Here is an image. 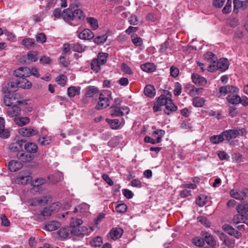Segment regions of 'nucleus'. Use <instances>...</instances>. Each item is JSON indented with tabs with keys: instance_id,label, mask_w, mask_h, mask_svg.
Instances as JSON below:
<instances>
[{
	"instance_id": "58",
	"label": "nucleus",
	"mask_w": 248,
	"mask_h": 248,
	"mask_svg": "<svg viewBox=\"0 0 248 248\" xmlns=\"http://www.w3.org/2000/svg\"><path fill=\"white\" fill-rule=\"evenodd\" d=\"M231 7H232V1L230 0H228L225 6L222 9V12L225 14H229L231 11Z\"/></svg>"
},
{
	"instance_id": "12",
	"label": "nucleus",
	"mask_w": 248,
	"mask_h": 248,
	"mask_svg": "<svg viewBox=\"0 0 248 248\" xmlns=\"http://www.w3.org/2000/svg\"><path fill=\"white\" fill-rule=\"evenodd\" d=\"M14 75L20 78H26L31 76V69L27 67H21L14 71Z\"/></svg>"
},
{
	"instance_id": "6",
	"label": "nucleus",
	"mask_w": 248,
	"mask_h": 248,
	"mask_svg": "<svg viewBox=\"0 0 248 248\" xmlns=\"http://www.w3.org/2000/svg\"><path fill=\"white\" fill-rule=\"evenodd\" d=\"M165 133V131L161 129H158L156 131H154L153 132L152 136L156 139L155 140L149 136H146L144 138V141L147 143H151L152 144L159 143L161 142L162 137Z\"/></svg>"
},
{
	"instance_id": "28",
	"label": "nucleus",
	"mask_w": 248,
	"mask_h": 248,
	"mask_svg": "<svg viewBox=\"0 0 248 248\" xmlns=\"http://www.w3.org/2000/svg\"><path fill=\"white\" fill-rule=\"evenodd\" d=\"M98 92V88L93 86H90L86 88L85 96L87 97H92Z\"/></svg>"
},
{
	"instance_id": "24",
	"label": "nucleus",
	"mask_w": 248,
	"mask_h": 248,
	"mask_svg": "<svg viewBox=\"0 0 248 248\" xmlns=\"http://www.w3.org/2000/svg\"><path fill=\"white\" fill-rule=\"evenodd\" d=\"M204 241H205L210 247H215L216 245V241L214 237L209 233L205 232L202 235Z\"/></svg>"
},
{
	"instance_id": "46",
	"label": "nucleus",
	"mask_w": 248,
	"mask_h": 248,
	"mask_svg": "<svg viewBox=\"0 0 248 248\" xmlns=\"http://www.w3.org/2000/svg\"><path fill=\"white\" fill-rule=\"evenodd\" d=\"M132 43L136 46H140L142 44V39L139 37L137 34H134L131 36Z\"/></svg>"
},
{
	"instance_id": "39",
	"label": "nucleus",
	"mask_w": 248,
	"mask_h": 248,
	"mask_svg": "<svg viewBox=\"0 0 248 248\" xmlns=\"http://www.w3.org/2000/svg\"><path fill=\"white\" fill-rule=\"evenodd\" d=\"M86 20L93 30H96L98 28V21L96 18L90 17H87Z\"/></svg>"
},
{
	"instance_id": "30",
	"label": "nucleus",
	"mask_w": 248,
	"mask_h": 248,
	"mask_svg": "<svg viewBox=\"0 0 248 248\" xmlns=\"http://www.w3.org/2000/svg\"><path fill=\"white\" fill-rule=\"evenodd\" d=\"M144 93L146 96L152 98L155 94V90L153 85H148L144 88Z\"/></svg>"
},
{
	"instance_id": "27",
	"label": "nucleus",
	"mask_w": 248,
	"mask_h": 248,
	"mask_svg": "<svg viewBox=\"0 0 248 248\" xmlns=\"http://www.w3.org/2000/svg\"><path fill=\"white\" fill-rule=\"evenodd\" d=\"M13 121L15 124L20 126H22L30 123V119L28 117H16L14 118Z\"/></svg>"
},
{
	"instance_id": "5",
	"label": "nucleus",
	"mask_w": 248,
	"mask_h": 248,
	"mask_svg": "<svg viewBox=\"0 0 248 248\" xmlns=\"http://www.w3.org/2000/svg\"><path fill=\"white\" fill-rule=\"evenodd\" d=\"M16 104L14 105L11 108H7V113L9 117L12 118L13 120L14 118L18 117L20 115L21 109L24 108V106L27 104L25 103L24 101H17Z\"/></svg>"
},
{
	"instance_id": "40",
	"label": "nucleus",
	"mask_w": 248,
	"mask_h": 248,
	"mask_svg": "<svg viewBox=\"0 0 248 248\" xmlns=\"http://www.w3.org/2000/svg\"><path fill=\"white\" fill-rule=\"evenodd\" d=\"M224 140L222 134L219 135H214L210 138V141L214 144H218Z\"/></svg>"
},
{
	"instance_id": "37",
	"label": "nucleus",
	"mask_w": 248,
	"mask_h": 248,
	"mask_svg": "<svg viewBox=\"0 0 248 248\" xmlns=\"http://www.w3.org/2000/svg\"><path fill=\"white\" fill-rule=\"evenodd\" d=\"M231 195L232 197L238 200H243L246 196V193L241 191L232 190Z\"/></svg>"
},
{
	"instance_id": "33",
	"label": "nucleus",
	"mask_w": 248,
	"mask_h": 248,
	"mask_svg": "<svg viewBox=\"0 0 248 248\" xmlns=\"http://www.w3.org/2000/svg\"><path fill=\"white\" fill-rule=\"evenodd\" d=\"M140 68L143 71L148 73L153 72L155 70L154 64L150 62L141 64Z\"/></svg>"
},
{
	"instance_id": "29",
	"label": "nucleus",
	"mask_w": 248,
	"mask_h": 248,
	"mask_svg": "<svg viewBox=\"0 0 248 248\" xmlns=\"http://www.w3.org/2000/svg\"><path fill=\"white\" fill-rule=\"evenodd\" d=\"M4 119L0 117V137L3 138H7L10 136L9 132L4 129Z\"/></svg>"
},
{
	"instance_id": "8",
	"label": "nucleus",
	"mask_w": 248,
	"mask_h": 248,
	"mask_svg": "<svg viewBox=\"0 0 248 248\" xmlns=\"http://www.w3.org/2000/svg\"><path fill=\"white\" fill-rule=\"evenodd\" d=\"M25 142V140H18L10 144L9 149L11 152L16 153V154L21 152L23 150V145Z\"/></svg>"
},
{
	"instance_id": "23",
	"label": "nucleus",
	"mask_w": 248,
	"mask_h": 248,
	"mask_svg": "<svg viewBox=\"0 0 248 248\" xmlns=\"http://www.w3.org/2000/svg\"><path fill=\"white\" fill-rule=\"evenodd\" d=\"M22 164L16 160H11L9 163L8 167L11 171L15 172L22 168Z\"/></svg>"
},
{
	"instance_id": "15",
	"label": "nucleus",
	"mask_w": 248,
	"mask_h": 248,
	"mask_svg": "<svg viewBox=\"0 0 248 248\" xmlns=\"http://www.w3.org/2000/svg\"><path fill=\"white\" fill-rule=\"evenodd\" d=\"M18 159L23 162H29L31 161L34 156L28 152H24L22 150L21 152L16 154Z\"/></svg>"
},
{
	"instance_id": "18",
	"label": "nucleus",
	"mask_w": 248,
	"mask_h": 248,
	"mask_svg": "<svg viewBox=\"0 0 248 248\" xmlns=\"http://www.w3.org/2000/svg\"><path fill=\"white\" fill-rule=\"evenodd\" d=\"M222 133L224 140L228 141L232 139L236 138L239 135V132L238 130L235 129L226 130Z\"/></svg>"
},
{
	"instance_id": "25",
	"label": "nucleus",
	"mask_w": 248,
	"mask_h": 248,
	"mask_svg": "<svg viewBox=\"0 0 248 248\" xmlns=\"http://www.w3.org/2000/svg\"><path fill=\"white\" fill-rule=\"evenodd\" d=\"M89 208L90 206L88 204L86 203H82L75 208L73 213H79V216H82L84 215L85 212L89 210Z\"/></svg>"
},
{
	"instance_id": "55",
	"label": "nucleus",
	"mask_w": 248,
	"mask_h": 248,
	"mask_svg": "<svg viewBox=\"0 0 248 248\" xmlns=\"http://www.w3.org/2000/svg\"><path fill=\"white\" fill-rule=\"evenodd\" d=\"M51 141V139L48 137L40 138L38 141L42 145H46L49 144Z\"/></svg>"
},
{
	"instance_id": "47",
	"label": "nucleus",
	"mask_w": 248,
	"mask_h": 248,
	"mask_svg": "<svg viewBox=\"0 0 248 248\" xmlns=\"http://www.w3.org/2000/svg\"><path fill=\"white\" fill-rule=\"evenodd\" d=\"M6 94L4 96L3 102L5 105L7 106H11L14 102L13 100L15 99V98H13L10 97V93H5Z\"/></svg>"
},
{
	"instance_id": "3",
	"label": "nucleus",
	"mask_w": 248,
	"mask_h": 248,
	"mask_svg": "<svg viewBox=\"0 0 248 248\" xmlns=\"http://www.w3.org/2000/svg\"><path fill=\"white\" fill-rule=\"evenodd\" d=\"M156 103L161 106H165L164 113L168 115H170L171 112L175 111L177 109V107L172 103V100L165 95H161L157 98Z\"/></svg>"
},
{
	"instance_id": "20",
	"label": "nucleus",
	"mask_w": 248,
	"mask_h": 248,
	"mask_svg": "<svg viewBox=\"0 0 248 248\" xmlns=\"http://www.w3.org/2000/svg\"><path fill=\"white\" fill-rule=\"evenodd\" d=\"M62 17L66 22L75 20L74 18L73 10L69 8L64 10L62 12Z\"/></svg>"
},
{
	"instance_id": "45",
	"label": "nucleus",
	"mask_w": 248,
	"mask_h": 248,
	"mask_svg": "<svg viewBox=\"0 0 248 248\" xmlns=\"http://www.w3.org/2000/svg\"><path fill=\"white\" fill-rule=\"evenodd\" d=\"M101 64H100L98 60L94 59L91 62V69L94 71L97 72L100 69Z\"/></svg>"
},
{
	"instance_id": "53",
	"label": "nucleus",
	"mask_w": 248,
	"mask_h": 248,
	"mask_svg": "<svg viewBox=\"0 0 248 248\" xmlns=\"http://www.w3.org/2000/svg\"><path fill=\"white\" fill-rule=\"evenodd\" d=\"M109 123L110 127L112 129H117L119 127L120 125V123L118 119H113L109 120V122H108Z\"/></svg>"
},
{
	"instance_id": "62",
	"label": "nucleus",
	"mask_w": 248,
	"mask_h": 248,
	"mask_svg": "<svg viewBox=\"0 0 248 248\" xmlns=\"http://www.w3.org/2000/svg\"><path fill=\"white\" fill-rule=\"evenodd\" d=\"M217 155L221 160H228L230 157L224 151H218Z\"/></svg>"
},
{
	"instance_id": "17",
	"label": "nucleus",
	"mask_w": 248,
	"mask_h": 248,
	"mask_svg": "<svg viewBox=\"0 0 248 248\" xmlns=\"http://www.w3.org/2000/svg\"><path fill=\"white\" fill-rule=\"evenodd\" d=\"M58 235L62 239H67L71 237L72 235L71 227L61 228L57 232Z\"/></svg>"
},
{
	"instance_id": "48",
	"label": "nucleus",
	"mask_w": 248,
	"mask_h": 248,
	"mask_svg": "<svg viewBox=\"0 0 248 248\" xmlns=\"http://www.w3.org/2000/svg\"><path fill=\"white\" fill-rule=\"evenodd\" d=\"M102 243V238L100 236L94 238L91 242V245L93 247H100Z\"/></svg>"
},
{
	"instance_id": "34",
	"label": "nucleus",
	"mask_w": 248,
	"mask_h": 248,
	"mask_svg": "<svg viewBox=\"0 0 248 248\" xmlns=\"http://www.w3.org/2000/svg\"><path fill=\"white\" fill-rule=\"evenodd\" d=\"M19 88L23 89H30L31 87V83L26 78H22L18 80Z\"/></svg>"
},
{
	"instance_id": "38",
	"label": "nucleus",
	"mask_w": 248,
	"mask_h": 248,
	"mask_svg": "<svg viewBox=\"0 0 248 248\" xmlns=\"http://www.w3.org/2000/svg\"><path fill=\"white\" fill-rule=\"evenodd\" d=\"M22 44L27 49H30L34 45L35 41L32 38H25L22 40Z\"/></svg>"
},
{
	"instance_id": "52",
	"label": "nucleus",
	"mask_w": 248,
	"mask_h": 248,
	"mask_svg": "<svg viewBox=\"0 0 248 248\" xmlns=\"http://www.w3.org/2000/svg\"><path fill=\"white\" fill-rule=\"evenodd\" d=\"M192 243L196 246L199 247H202L204 244L203 237H195L192 239Z\"/></svg>"
},
{
	"instance_id": "7",
	"label": "nucleus",
	"mask_w": 248,
	"mask_h": 248,
	"mask_svg": "<svg viewBox=\"0 0 248 248\" xmlns=\"http://www.w3.org/2000/svg\"><path fill=\"white\" fill-rule=\"evenodd\" d=\"M213 67V70H219L221 72L226 70L229 67V62L227 59H220L215 64L210 65L208 67V70L211 71L210 69Z\"/></svg>"
},
{
	"instance_id": "32",
	"label": "nucleus",
	"mask_w": 248,
	"mask_h": 248,
	"mask_svg": "<svg viewBox=\"0 0 248 248\" xmlns=\"http://www.w3.org/2000/svg\"><path fill=\"white\" fill-rule=\"evenodd\" d=\"M236 210L238 213L244 215L248 212V203L243 202L239 204L237 207Z\"/></svg>"
},
{
	"instance_id": "61",
	"label": "nucleus",
	"mask_w": 248,
	"mask_h": 248,
	"mask_svg": "<svg viewBox=\"0 0 248 248\" xmlns=\"http://www.w3.org/2000/svg\"><path fill=\"white\" fill-rule=\"evenodd\" d=\"M179 73V70L176 67L172 66L170 68V76L176 78L178 76Z\"/></svg>"
},
{
	"instance_id": "9",
	"label": "nucleus",
	"mask_w": 248,
	"mask_h": 248,
	"mask_svg": "<svg viewBox=\"0 0 248 248\" xmlns=\"http://www.w3.org/2000/svg\"><path fill=\"white\" fill-rule=\"evenodd\" d=\"M129 111V109L127 107L121 108L118 106H111L110 108V114L111 116L114 117L123 116L124 114V111L127 114L128 113Z\"/></svg>"
},
{
	"instance_id": "2",
	"label": "nucleus",
	"mask_w": 248,
	"mask_h": 248,
	"mask_svg": "<svg viewBox=\"0 0 248 248\" xmlns=\"http://www.w3.org/2000/svg\"><path fill=\"white\" fill-rule=\"evenodd\" d=\"M82 223V220L79 218L74 217L71 218L70 226L72 235L83 237L88 234L89 229L87 227L85 226L78 227Z\"/></svg>"
},
{
	"instance_id": "50",
	"label": "nucleus",
	"mask_w": 248,
	"mask_h": 248,
	"mask_svg": "<svg viewBox=\"0 0 248 248\" xmlns=\"http://www.w3.org/2000/svg\"><path fill=\"white\" fill-rule=\"evenodd\" d=\"M196 203L200 206L204 205L206 202V197L203 195H200L196 200Z\"/></svg>"
},
{
	"instance_id": "10",
	"label": "nucleus",
	"mask_w": 248,
	"mask_h": 248,
	"mask_svg": "<svg viewBox=\"0 0 248 248\" xmlns=\"http://www.w3.org/2000/svg\"><path fill=\"white\" fill-rule=\"evenodd\" d=\"M18 88H19L18 80H16L15 81L10 82L5 84L3 87L2 92L4 93H10L16 91Z\"/></svg>"
},
{
	"instance_id": "60",
	"label": "nucleus",
	"mask_w": 248,
	"mask_h": 248,
	"mask_svg": "<svg viewBox=\"0 0 248 248\" xmlns=\"http://www.w3.org/2000/svg\"><path fill=\"white\" fill-rule=\"evenodd\" d=\"M36 41L38 42L43 43L46 41V36L43 33H38L36 36Z\"/></svg>"
},
{
	"instance_id": "16",
	"label": "nucleus",
	"mask_w": 248,
	"mask_h": 248,
	"mask_svg": "<svg viewBox=\"0 0 248 248\" xmlns=\"http://www.w3.org/2000/svg\"><path fill=\"white\" fill-rule=\"evenodd\" d=\"M78 37L82 40H89L93 39L94 37L93 33L88 29H85L82 31H78Z\"/></svg>"
},
{
	"instance_id": "41",
	"label": "nucleus",
	"mask_w": 248,
	"mask_h": 248,
	"mask_svg": "<svg viewBox=\"0 0 248 248\" xmlns=\"http://www.w3.org/2000/svg\"><path fill=\"white\" fill-rule=\"evenodd\" d=\"M48 199L46 196H44L41 198H35L32 202V205L36 204H45L47 203Z\"/></svg>"
},
{
	"instance_id": "54",
	"label": "nucleus",
	"mask_w": 248,
	"mask_h": 248,
	"mask_svg": "<svg viewBox=\"0 0 248 248\" xmlns=\"http://www.w3.org/2000/svg\"><path fill=\"white\" fill-rule=\"evenodd\" d=\"M182 91V86L179 82H176L175 83L174 85V89L173 91V93L174 95L178 96L179 95Z\"/></svg>"
},
{
	"instance_id": "11",
	"label": "nucleus",
	"mask_w": 248,
	"mask_h": 248,
	"mask_svg": "<svg viewBox=\"0 0 248 248\" xmlns=\"http://www.w3.org/2000/svg\"><path fill=\"white\" fill-rule=\"evenodd\" d=\"M18 132L20 135L23 137H30L34 135H36L39 132L35 128L31 127H23L19 129Z\"/></svg>"
},
{
	"instance_id": "35",
	"label": "nucleus",
	"mask_w": 248,
	"mask_h": 248,
	"mask_svg": "<svg viewBox=\"0 0 248 248\" xmlns=\"http://www.w3.org/2000/svg\"><path fill=\"white\" fill-rule=\"evenodd\" d=\"M80 93V88L71 86L67 89V94L69 97H73Z\"/></svg>"
},
{
	"instance_id": "49",
	"label": "nucleus",
	"mask_w": 248,
	"mask_h": 248,
	"mask_svg": "<svg viewBox=\"0 0 248 248\" xmlns=\"http://www.w3.org/2000/svg\"><path fill=\"white\" fill-rule=\"evenodd\" d=\"M67 79V77L64 75H61L58 76L56 80L58 84H60L62 86H64L66 83Z\"/></svg>"
},
{
	"instance_id": "26",
	"label": "nucleus",
	"mask_w": 248,
	"mask_h": 248,
	"mask_svg": "<svg viewBox=\"0 0 248 248\" xmlns=\"http://www.w3.org/2000/svg\"><path fill=\"white\" fill-rule=\"evenodd\" d=\"M111 238L113 240L119 239L123 233V230L121 228H113L110 232Z\"/></svg>"
},
{
	"instance_id": "1",
	"label": "nucleus",
	"mask_w": 248,
	"mask_h": 248,
	"mask_svg": "<svg viewBox=\"0 0 248 248\" xmlns=\"http://www.w3.org/2000/svg\"><path fill=\"white\" fill-rule=\"evenodd\" d=\"M239 89L233 86L226 85L221 86L219 89L218 96H225L228 94L227 100L232 104H238L240 102V97L237 94Z\"/></svg>"
},
{
	"instance_id": "14",
	"label": "nucleus",
	"mask_w": 248,
	"mask_h": 248,
	"mask_svg": "<svg viewBox=\"0 0 248 248\" xmlns=\"http://www.w3.org/2000/svg\"><path fill=\"white\" fill-rule=\"evenodd\" d=\"M222 229L229 234L233 236L236 238H239L241 237V233L235 230L232 226L229 224H225L222 227Z\"/></svg>"
},
{
	"instance_id": "22",
	"label": "nucleus",
	"mask_w": 248,
	"mask_h": 248,
	"mask_svg": "<svg viewBox=\"0 0 248 248\" xmlns=\"http://www.w3.org/2000/svg\"><path fill=\"white\" fill-rule=\"evenodd\" d=\"M248 4V0L242 1L240 0H233V11L237 13L238 10L240 8H245Z\"/></svg>"
},
{
	"instance_id": "4",
	"label": "nucleus",
	"mask_w": 248,
	"mask_h": 248,
	"mask_svg": "<svg viewBox=\"0 0 248 248\" xmlns=\"http://www.w3.org/2000/svg\"><path fill=\"white\" fill-rule=\"evenodd\" d=\"M112 98L111 93L108 91H106L99 94V101L96 105L95 108L97 110L103 109L109 106L110 100Z\"/></svg>"
},
{
	"instance_id": "21",
	"label": "nucleus",
	"mask_w": 248,
	"mask_h": 248,
	"mask_svg": "<svg viewBox=\"0 0 248 248\" xmlns=\"http://www.w3.org/2000/svg\"><path fill=\"white\" fill-rule=\"evenodd\" d=\"M192 79L193 82L196 84L200 86H203L207 83V80L204 77H201L197 74H193L192 75Z\"/></svg>"
},
{
	"instance_id": "31",
	"label": "nucleus",
	"mask_w": 248,
	"mask_h": 248,
	"mask_svg": "<svg viewBox=\"0 0 248 248\" xmlns=\"http://www.w3.org/2000/svg\"><path fill=\"white\" fill-rule=\"evenodd\" d=\"M24 148L26 151L31 154V153H35L37 150V145L32 142L26 143L24 145Z\"/></svg>"
},
{
	"instance_id": "36",
	"label": "nucleus",
	"mask_w": 248,
	"mask_h": 248,
	"mask_svg": "<svg viewBox=\"0 0 248 248\" xmlns=\"http://www.w3.org/2000/svg\"><path fill=\"white\" fill-rule=\"evenodd\" d=\"M73 15L74 20L76 21L84 19L85 17L83 11L79 9L73 10Z\"/></svg>"
},
{
	"instance_id": "42",
	"label": "nucleus",
	"mask_w": 248,
	"mask_h": 248,
	"mask_svg": "<svg viewBox=\"0 0 248 248\" xmlns=\"http://www.w3.org/2000/svg\"><path fill=\"white\" fill-rule=\"evenodd\" d=\"M108 56V54L107 53L100 52L98 53L96 59L98 60L100 64L102 65L106 62Z\"/></svg>"
},
{
	"instance_id": "19",
	"label": "nucleus",
	"mask_w": 248,
	"mask_h": 248,
	"mask_svg": "<svg viewBox=\"0 0 248 248\" xmlns=\"http://www.w3.org/2000/svg\"><path fill=\"white\" fill-rule=\"evenodd\" d=\"M60 226L61 223L59 221H51L45 225L43 229L51 232L56 230Z\"/></svg>"
},
{
	"instance_id": "56",
	"label": "nucleus",
	"mask_w": 248,
	"mask_h": 248,
	"mask_svg": "<svg viewBox=\"0 0 248 248\" xmlns=\"http://www.w3.org/2000/svg\"><path fill=\"white\" fill-rule=\"evenodd\" d=\"M46 179L43 178H37L32 182V185L34 186H39L46 183Z\"/></svg>"
},
{
	"instance_id": "63",
	"label": "nucleus",
	"mask_w": 248,
	"mask_h": 248,
	"mask_svg": "<svg viewBox=\"0 0 248 248\" xmlns=\"http://www.w3.org/2000/svg\"><path fill=\"white\" fill-rule=\"evenodd\" d=\"M122 70L126 74L131 75L132 74V71L130 68L125 63H123L121 67Z\"/></svg>"
},
{
	"instance_id": "13",
	"label": "nucleus",
	"mask_w": 248,
	"mask_h": 248,
	"mask_svg": "<svg viewBox=\"0 0 248 248\" xmlns=\"http://www.w3.org/2000/svg\"><path fill=\"white\" fill-rule=\"evenodd\" d=\"M219 237L220 240L222 242V246H224L229 248H232L234 247L235 244L234 239L229 238L223 232L219 233Z\"/></svg>"
},
{
	"instance_id": "51",
	"label": "nucleus",
	"mask_w": 248,
	"mask_h": 248,
	"mask_svg": "<svg viewBox=\"0 0 248 248\" xmlns=\"http://www.w3.org/2000/svg\"><path fill=\"white\" fill-rule=\"evenodd\" d=\"M107 37L106 34L102 36H98L94 39L93 41L97 44H103L106 41Z\"/></svg>"
},
{
	"instance_id": "43",
	"label": "nucleus",
	"mask_w": 248,
	"mask_h": 248,
	"mask_svg": "<svg viewBox=\"0 0 248 248\" xmlns=\"http://www.w3.org/2000/svg\"><path fill=\"white\" fill-rule=\"evenodd\" d=\"M204 104V100L201 97H195L193 99V105L196 107H201Z\"/></svg>"
},
{
	"instance_id": "59",
	"label": "nucleus",
	"mask_w": 248,
	"mask_h": 248,
	"mask_svg": "<svg viewBox=\"0 0 248 248\" xmlns=\"http://www.w3.org/2000/svg\"><path fill=\"white\" fill-rule=\"evenodd\" d=\"M73 49L74 51L78 52H82L85 50L83 46L79 43H76L74 44Z\"/></svg>"
},
{
	"instance_id": "44",
	"label": "nucleus",
	"mask_w": 248,
	"mask_h": 248,
	"mask_svg": "<svg viewBox=\"0 0 248 248\" xmlns=\"http://www.w3.org/2000/svg\"><path fill=\"white\" fill-rule=\"evenodd\" d=\"M205 58L210 62H212L213 64L216 63L217 61V57L211 52H208L205 54Z\"/></svg>"
},
{
	"instance_id": "57",
	"label": "nucleus",
	"mask_w": 248,
	"mask_h": 248,
	"mask_svg": "<svg viewBox=\"0 0 248 248\" xmlns=\"http://www.w3.org/2000/svg\"><path fill=\"white\" fill-rule=\"evenodd\" d=\"M127 206L124 203H121L116 206V210L119 213H124L127 210Z\"/></svg>"
},
{
	"instance_id": "64",
	"label": "nucleus",
	"mask_w": 248,
	"mask_h": 248,
	"mask_svg": "<svg viewBox=\"0 0 248 248\" xmlns=\"http://www.w3.org/2000/svg\"><path fill=\"white\" fill-rule=\"evenodd\" d=\"M27 57L28 59L32 62H35L38 59L36 52H29Z\"/></svg>"
}]
</instances>
